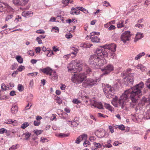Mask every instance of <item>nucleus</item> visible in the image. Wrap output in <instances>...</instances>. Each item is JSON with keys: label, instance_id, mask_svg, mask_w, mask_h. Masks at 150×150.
<instances>
[{"label": "nucleus", "instance_id": "obj_1", "mask_svg": "<svg viewBox=\"0 0 150 150\" xmlns=\"http://www.w3.org/2000/svg\"><path fill=\"white\" fill-rule=\"evenodd\" d=\"M144 86V83L141 82L124 92L120 96L118 102L122 108L128 102L129 98L132 100L130 103V107L132 108L135 107L138 101L137 98L142 94V90Z\"/></svg>", "mask_w": 150, "mask_h": 150}, {"label": "nucleus", "instance_id": "obj_2", "mask_svg": "<svg viewBox=\"0 0 150 150\" xmlns=\"http://www.w3.org/2000/svg\"><path fill=\"white\" fill-rule=\"evenodd\" d=\"M105 59H101V58L98 57V56L96 55V54H95L91 56L88 62L93 67L99 68L105 64Z\"/></svg>", "mask_w": 150, "mask_h": 150}, {"label": "nucleus", "instance_id": "obj_3", "mask_svg": "<svg viewBox=\"0 0 150 150\" xmlns=\"http://www.w3.org/2000/svg\"><path fill=\"white\" fill-rule=\"evenodd\" d=\"M81 62L80 60L72 61L67 66L68 71L71 73H76L78 71L80 72L82 69Z\"/></svg>", "mask_w": 150, "mask_h": 150}, {"label": "nucleus", "instance_id": "obj_4", "mask_svg": "<svg viewBox=\"0 0 150 150\" xmlns=\"http://www.w3.org/2000/svg\"><path fill=\"white\" fill-rule=\"evenodd\" d=\"M103 91L106 97L108 98L111 97L115 93L114 88L108 84L103 88Z\"/></svg>", "mask_w": 150, "mask_h": 150}, {"label": "nucleus", "instance_id": "obj_5", "mask_svg": "<svg viewBox=\"0 0 150 150\" xmlns=\"http://www.w3.org/2000/svg\"><path fill=\"white\" fill-rule=\"evenodd\" d=\"M100 79L99 78H97L95 80L90 78L86 79L83 82V86L85 87H91L93 86L98 84L97 82H99Z\"/></svg>", "mask_w": 150, "mask_h": 150}, {"label": "nucleus", "instance_id": "obj_6", "mask_svg": "<svg viewBox=\"0 0 150 150\" xmlns=\"http://www.w3.org/2000/svg\"><path fill=\"white\" fill-rule=\"evenodd\" d=\"M74 76L71 79L73 82L76 83H81L86 77V76L84 74H79L76 75L74 74Z\"/></svg>", "mask_w": 150, "mask_h": 150}, {"label": "nucleus", "instance_id": "obj_7", "mask_svg": "<svg viewBox=\"0 0 150 150\" xmlns=\"http://www.w3.org/2000/svg\"><path fill=\"white\" fill-rule=\"evenodd\" d=\"M40 70L45 74H46L47 75H49L50 76H51V79L52 80H54L57 79V76L56 75L55 71H54L53 72L54 73V78H53V76L52 74V70L50 67H47L43 69H41Z\"/></svg>", "mask_w": 150, "mask_h": 150}, {"label": "nucleus", "instance_id": "obj_8", "mask_svg": "<svg viewBox=\"0 0 150 150\" xmlns=\"http://www.w3.org/2000/svg\"><path fill=\"white\" fill-rule=\"evenodd\" d=\"M131 70L130 69H128L126 74V75H128L127 77H126L124 79V81H126L128 84L131 85L133 84L134 81V74H131Z\"/></svg>", "mask_w": 150, "mask_h": 150}, {"label": "nucleus", "instance_id": "obj_9", "mask_svg": "<svg viewBox=\"0 0 150 150\" xmlns=\"http://www.w3.org/2000/svg\"><path fill=\"white\" fill-rule=\"evenodd\" d=\"M114 67L111 64H109L105 67L104 68L101 69L102 71L101 75H107L109 74L110 72L113 70Z\"/></svg>", "mask_w": 150, "mask_h": 150}, {"label": "nucleus", "instance_id": "obj_10", "mask_svg": "<svg viewBox=\"0 0 150 150\" xmlns=\"http://www.w3.org/2000/svg\"><path fill=\"white\" fill-rule=\"evenodd\" d=\"M131 36L130 32L128 31H125L122 35L121 39L124 43L127 41L129 40V38Z\"/></svg>", "mask_w": 150, "mask_h": 150}, {"label": "nucleus", "instance_id": "obj_11", "mask_svg": "<svg viewBox=\"0 0 150 150\" xmlns=\"http://www.w3.org/2000/svg\"><path fill=\"white\" fill-rule=\"evenodd\" d=\"M96 55L98 56V57H102V56L104 57H106L108 55V53L105 49H97L96 50Z\"/></svg>", "mask_w": 150, "mask_h": 150}, {"label": "nucleus", "instance_id": "obj_12", "mask_svg": "<svg viewBox=\"0 0 150 150\" xmlns=\"http://www.w3.org/2000/svg\"><path fill=\"white\" fill-rule=\"evenodd\" d=\"M103 47L104 49H107L111 50L112 52H114L116 51V45L114 43L106 45L104 46Z\"/></svg>", "mask_w": 150, "mask_h": 150}, {"label": "nucleus", "instance_id": "obj_13", "mask_svg": "<svg viewBox=\"0 0 150 150\" xmlns=\"http://www.w3.org/2000/svg\"><path fill=\"white\" fill-rule=\"evenodd\" d=\"M78 118L77 117L75 118L74 120L72 121H67V122L69 125L72 127L77 126L79 124V122L78 120Z\"/></svg>", "mask_w": 150, "mask_h": 150}, {"label": "nucleus", "instance_id": "obj_14", "mask_svg": "<svg viewBox=\"0 0 150 150\" xmlns=\"http://www.w3.org/2000/svg\"><path fill=\"white\" fill-rule=\"evenodd\" d=\"M96 135L99 138L103 137L105 134V132L103 129H100L96 132Z\"/></svg>", "mask_w": 150, "mask_h": 150}, {"label": "nucleus", "instance_id": "obj_15", "mask_svg": "<svg viewBox=\"0 0 150 150\" xmlns=\"http://www.w3.org/2000/svg\"><path fill=\"white\" fill-rule=\"evenodd\" d=\"M87 135L86 134H84L82 135L79 136L78 137L75 141V143L77 144H79L80 142L83 140L87 139Z\"/></svg>", "mask_w": 150, "mask_h": 150}, {"label": "nucleus", "instance_id": "obj_16", "mask_svg": "<svg viewBox=\"0 0 150 150\" xmlns=\"http://www.w3.org/2000/svg\"><path fill=\"white\" fill-rule=\"evenodd\" d=\"M4 123L8 124H11L13 126L16 125L17 124V122L16 120L10 119L6 120Z\"/></svg>", "mask_w": 150, "mask_h": 150}, {"label": "nucleus", "instance_id": "obj_17", "mask_svg": "<svg viewBox=\"0 0 150 150\" xmlns=\"http://www.w3.org/2000/svg\"><path fill=\"white\" fill-rule=\"evenodd\" d=\"M144 35L143 33H141L138 32L136 34L135 38L134 39V42H136L139 40L143 38Z\"/></svg>", "mask_w": 150, "mask_h": 150}, {"label": "nucleus", "instance_id": "obj_18", "mask_svg": "<svg viewBox=\"0 0 150 150\" xmlns=\"http://www.w3.org/2000/svg\"><path fill=\"white\" fill-rule=\"evenodd\" d=\"M22 15L26 17L32 16L33 15V12L31 11H26L22 12Z\"/></svg>", "mask_w": 150, "mask_h": 150}, {"label": "nucleus", "instance_id": "obj_19", "mask_svg": "<svg viewBox=\"0 0 150 150\" xmlns=\"http://www.w3.org/2000/svg\"><path fill=\"white\" fill-rule=\"evenodd\" d=\"M11 111L12 114H16L18 111V106L15 105H13Z\"/></svg>", "mask_w": 150, "mask_h": 150}, {"label": "nucleus", "instance_id": "obj_20", "mask_svg": "<svg viewBox=\"0 0 150 150\" xmlns=\"http://www.w3.org/2000/svg\"><path fill=\"white\" fill-rule=\"evenodd\" d=\"M136 67L138 69H139L142 71H145L147 69L145 67L141 64H139L136 66Z\"/></svg>", "mask_w": 150, "mask_h": 150}, {"label": "nucleus", "instance_id": "obj_21", "mask_svg": "<svg viewBox=\"0 0 150 150\" xmlns=\"http://www.w3.org/2000/svg\"><path fill=\"white\" fill-rule=\"evenodd\" d=\"M5 8L7 12H10L11 13H12L13 12V9L8 4H6Z\"/></svg>", "mask_w": 150, "mask_h": 150}, {"label": "nucleus", "instance_id": "obj_22", "mask_svg": "<svg viewBox=\"0 0 150 150\" xmlns=\"http://www.w3.org/2000/svg\"><path fill=\"white\" fill-rule=\"evenodd\" d=\"M144 118L146 119H150V109L147 110L144 113Z\"/></svg>", "mask_w": 150, "mask_h": 150}, {"label": "nucleus", "instance_id": "obj_23", "mask_svg": "<svg viewBox=\"0 0 150 150\" xmlns=\"http://www.w3.org/2000/svg\"><path fill=\"white\" fill-rule=\"evenodd\" d=\"M124 22V21L123 20H120L119 21L117 24V28H120L123 27L125 25Z\"/></svg>", "mask_w": 150, "mask_h": 150}, {"label": "nucleus", "instance_id": "obj_24", "mask_svg": "<svg viewBox=\"0 0 150 150\" xmlns=\"http://www.w3.org/2000/svg\"><path fill=\"white\" fill-rule=\"evenodd\" d=\"M91 40L92 42H99V38L97 36H93L90 37Z\"/></svg>", "mask_w": 150, "mask_h": 150}, {"label": "nucleus", "instance_id": "obj_25", "mask_svg": "<svg viewBox=\"0 0 150 150\" xmlns=\"http://www.w3.org/2000/svg\"><path fill=\"white\" fill-rule=\"evenodd\" d=\"M145 54L144 52H142L139 53L135 57L134 59L135 60H137L139 59L142 56L144 55Z\"/></svg>", "mask_w": 150, "mask_h": 150}, {"label": "nucleus", "instance_id": "obj_26", "mask_svg": "<svg viewBox=\"0 0 150 150\" xmlns=\"http://www.w3.org/2000/svg\"><path fill=\"white\" fill-rule=\"evenodd\" d=\"M1 88L2 89V90L3 91H6L7 90H8V89H9L10 88H9V86L8 85L7 86H6L5 85V84L4 83H3L1 84Z\"/></svg>", "mask_w": 150, "mask_h": 150}, {"label": "nucleus", "instance_id": "obj_27", "mask_svg": "<svg viewBox=\"0 0 150 150\" xmlns=\"http://www.w3.org/2000/svg\"><path fill=\"white\" fill-rule=\"evenodd\" d=\"M6 3H2L0 2V12H2L5 8L6 4Z\"/></svg>", "mask_w": 150, "mask_h": 150}, {"label": "nucleus", "instance_id": "obj_28", "mask_svg": "<svg viewBox=\"0 0 150 150\" xmlns=\"http://www.w3.org/2000/svg\"><path fill=\"white\" fill-rule=\"evenodd\" d=\"M76 8L78 9L79 10L83 12L84 13H88V11L82 7H77Z\"/></svg>", "mask_w": 150, "mask_h": 150}, {"label": "nucleus", "instance_id": "obj_29", "mask_svg": "<svg viewBox=\"0 0 150 150\" xmlns=\"http://www.w3.org/2000/svg\"><path fill=\"white\" fill-rule=\"evenodd\" d=\"M17 60L19 63L21 64L23 62V59L20 56H17L16 58Z\"/></svg>", "mask_w": 150, "mask_h": 150}, {"label": "nucleus", "instance_id": "obj_30", "mask_svg": "<svg viewBox=\"0 0 150 150\" xmlns=\"http://www.w3.org/2000/svg\"><path fill=\"white\" fill-rule=\"evenodd\" d=\"M29 0H20V5L21 6L25 5L28 2Z\"/></svg>", "mask_w": 150, "mask_h": 150}, {"label": "nucleus", "instance_id": "obj_31", "mask_svg": "<svg viewBox=\"0 0 150 150\" xmlns=\"http://www.w3.org/2000/svg\"><path fill=\"white\" fill-rule=\"evenodd\" d=\"M105 108L109 110L112 111V109L111 106L109 104L105 103Z\"/></svg>", "mask_w": 150, "mask_h": 150}, {"label": "nucleus", "instance_id": "obj_32", "mask_svg": "<svg viewBox=\"0 0 150 150\" xmlns=\"http://www.w3.org/2000/svg\"><path fill=\"white\" fill-rule=\"evenodd\" d=\"M59 29L57 27H54L51 30V31L53 33H58Z\"/></svg>", "mask_w": 150, "mask_h": 150}, {"label": "nucleus", "instance_id": "obj_33", "mask_svg": "<svg viewBox=\"0 0 150 150\" xmlns=\"http://www.w3.org/2000/svg\"><path fill=\"white\" fill-rule=\"evenodd\" d=\"M29 125V124L28 122H25L21 126V128L23 129H25Z\"/></svg>", "mask_w": 150, "mask_h": 150}, {"label": "nucleus", "instance_id": "obj_34", "mask_svg": "<svg viewBox=\"0 0 150 150\" xmlns=\"http://www.w3.org/2000/svg\"><path fill=\"white\" fill-rule=\"evenodd\" d=\"M95 107L97 108L98 109H103V108L102 104L101 102H98L97 103V105H96Z\"/></svg>", "mask_w": 150, "mask_h": 150}, {"label": "nucleus", "instance_id": "obj_35", "mask_svg": "<svg viewBox=\"0 0 150 150\" xmlns=\"http://www.w3.org/2000/svg\"><path fill=\"white\" fill-rule=\"evenodd\" d=\"M78 52H75V51H74V52H71V53L69 54H67V55H64V58H66L67 57H68V58H69V57L70 56L71 54H73L75 56H76L77 53Z\"/></svg>", "mask_w": 150, "mask_h": 150}, {"label": "nucleus", "instance_id": "obj_36", "mask_svg": "<svg viewBox=\"0 0 150 150\" xmlns=\"http://www.w3.org/2000/svg\"><path fill=\"white\" fill-rule=\"evenodd\" d=\"M145 84L147 87L150 89V78L147 80Z\"/></svg>", "mask_w": 150, "mask_h": 150}, {"label": "nucleus", "instance_id": "obj_37", "mask_svg": "<svg viewBox=\"0 0 150 150\" xmlns=\"http://www.w3.org/2000/svg\"><path fill=\"white\" fill-rule=\"evenodd\" d=\"M25 135V139L26 140H27L30 137L31 135V133L29 132H26L24 134Z\"/></svg>", "mask_w": 150, "mask_h": 150}, {"label": "nucleus", "instance_id": "obj_38", "mask_svg": "<svg viewBox=\"0 0 150 150\" xmlns=\"http://www.w3.org/2000/svg\"><path fill=\"white\" fill-rule=\"evenodd\" d=\"M24 88L22 85L21 84H19L18 86V90L21 92L23 91Z\"/></svg>", "mask_w": 150, "mask_h": 150}, {"label": "nucleus", "instance_id": "obj_39", "mask_svg": "<svg viewBox=\"0 0 150 150\" xmlns=\"http://www.w3.org/2000/svg\"><path fill=\"white\" fill-rule=\"evenodd\" d=\"M56 102L59 104H60L62 103V99L58 97H56L55 99Z\"/></svg>", "mask_w": 150, "mask_h": 150}, {"label": "nucleus", "instance_id": "obj_40", "mask_svg": "<svg viewBox=\"0 0 150 150\" xmlns=\"http://www.w3.org/2000/svg\"><path fill=\"white\" fill-rule=\"evenodd\" d=\"M103 6H104L108 7V6H111L110 3L106 1H104L103 2Z\"/></svg>", "mask_w": 150, "mask_h": 150}, {"label": "nucleus", "instance_id": "obj_41", "mask_svg": "<svg viewBox=\"0 0 150 150\" xmlns=\"http://www.w3.org/2000/svg\"><path fill=\"white\" fill-rule=\"evenodd\" d=\"M62 3L65 4H67L68 3H72L73 1L72 0H63Z\"/></svg>", "mask_w": 150, "mask_h": 150}, {"label": "nucleus", "instance_id": "obj_42", "mask_svg": "<svg viewBox=\"0 0 150 150\" xmlns=\"http://www.w3.org/2000/svg\"><path fill=\"white\" fill-rule=\"evenodd\" d=\"M20 0H13V3L15 5H20Z\"/></svg>", "mask_w": 150, "mask_h": 150}, {"label": "nucleus", "instance_id": "obj_43", "mask_svg": "<svg viewBox=\"0 0 150 150\" xmlns=\"http://www.w3.org/2000/svg\"><path fill=\"white\" fill-rule=\"evenodd\" d=\"M42 130H34V132L35 134H36V135H38L41 133L42 132Z\"/></svg>", "mask_w": 150, "mask_h": 150}, {"label": "nucleus", "instance_id": "obj_44", "mask_svg": "<svg viewBox=\"0 0 150 150\" xmlns=\"http://www.w3.org/2000/svg\"><path fill=\"white\" fill-rule=\"evenodd\" d=\"M117 100V97H115L113 99L112 102V104L115 105L116 107H117L116 104H114L115 103H116Z\"/></svg>", "mask_w": 150, "mask_h": 150}, {"label": "nucleus", "instance_id": "obj_45", "mask_svg": "<svg viewBox=\"0 0 150 150\" xmlns=\"http://www.w3.org/2000/svg\"><path fill=\"white\" fill-rule=\"evenodd\" d=\"M98 116L99 117H103L105 118L106 117H108V116L104 115L103 114H102L100 113H98Z\"/></svg>", "mask_w": 150, "mask_h": 150}, {"label": "nucleus", "instance_id": "obj_46", "mask_svg": "<svg viewBox=\"0 0 150 150\" xmlns=\"http://www.w3.org/2000/svg\"><path fill=\"white\" fill-rule=\"evenodd\" d=\"M98 102L95 101L94 100H92L91 102V105L95 107H96L97 104Z\"/></svg>", "mask_w": 150, "mask_h": 150}, {"label": "nucleus", "instance_id": "obj_47", "mask_svg": "<svg viewBox=\"0 0 150 150\" xmlns=\"http://www.w3.org/2000/svg\"><path fill=\"white\" fill-rule=\"evenodd\" d=\"M24 69L25 67L22 65H21L17 69V70L19 71H21L23 70Z\"/></svg>", "mask_w": 150, "mask_h": 150}, {"label": "nucleus", "instance_id": "obj_48", "mask_svg": "<svg viewBox=\"0 0 150 150\" xmlns=\"http://www.w3.org/2000/svg\"><path fill=\"white\" fill-rule=\"evenodd\" d=\"M135 26L139 28H142L144 27V25L143 24L137 23L135 25Z\"/></svg>", "mask_w": 150, "mask_h": 150}, {"label": "nucleus", "instance_id": "obj_49", "mask_svg": "<svg viewBox=\"0 0 150 150\" xmlns=\"http://www.w3.org/2000/svg\"><path fill=\"white\" fill-rule=\"evenodd\" d=\"M76 9V8H72L71 9V14H74L76 13V12L75 11Z\"/></svg>", "mask_w": 150, "mask_h": 150}, {"label": "nucleus", "instance_id": "obj_50", "mask_svg": "<svg viewBox=\"0 0 150 150\" xmlns=\"http://www.w3.org/2000/svg\"><path fill=\"white\" fill-rule=\"evenodd\" d=\"M36 32L39 34H43L45 33V32L43 30L41 29L36 30Z\"/></svg>", "mask_w": 150, "mask_h": 150}, {"label": "nucleus", "instance_id": "obj_51", "mask_svg": "<svg viewBox=\"0 0 150 150\" xmlns=\"http://www.w3.org/2000/svg\"><path fill=\"white\" fill-rule=\"evenodd\" d=\"M36 40L38 42L39 44H41L42 43V40H41V38L40 37H37L36 38Z\"/></svg>", "mask_w": 150, "mask_h": 150}, {"label": "nucleus", "instance_id": "obj_52", "mask_svg": "<svg viewBox=\"0 0 150 150\" xmlns=\"http://www.w3.org/2000/svg\"><path fill=\"white\" fill-rule=\"evenodd\" d=\"M40 141L42 142H46L48 141L47 139L43 137H42L41 138Z\"/></svg>", "mask_w": 150, "mask_h": 150}, {"label": "nucleus", "instance_id": "obj_53", "mask_svg": "<svg viewBox=\"0 0 150 150\" xmlns=\"http://www.w3.org/2000/svg\"><path fill=\"white\" fill-rule=\"evenodd\" d=\"M13 17L12 14H11L10 15L8 16L6 18V21H7L11 19Z\"/></svg>", "mask_w": 150, "mask_h": 150}, {"label": "nucleus", "instance_id": "obj_54", "mask_svg": "<svg viewBox=\"0 0 150 150\" xmlns=\"http://www.w3.org/2000/svg\"><path fill=\"white\" fill-rule=\"evenodd\" d=\"M90 144V143L89 141L87 140L85 141L83 143V145L85 147H87L88 145Z\"/></svg>", "mask_w": 150, "mask_h": 150}, {"label": "nucleus", "instance_id": "obj_55", "mask_svg": "<svg viewBox=\"0 0 150 150\" xmlns=\"http://www.w3.org/2000/svg\"><path fill=\"white\" fill-rule=\"evenodd\" d=\"M116 28L115 27L114 25H111L110 27L108 28V30H113Z\"/></svg>", "mask_w": 150, "mask_h": 150}, {"label": "nucleus", "instance_id": "obj_56", "mask_svg": "<svg viewBox=\"0 0 150 150\" xmlns=\"http://www.w3.org/2000/svg\"><path fill=\"white\" fill-rule=\"evenodd\" d=\"M32 105V104L30 103H29L26 106L25 109L26 110H28L30 109Z\"/></svg>", "mask_w": 150, "mask_h": 150}, {"label": "nucleus", "instance_id": "obj_57", "mask_svg": "<svg viewBox=\"0 0 150 150\" xmlns=\"http://www.w3.org/2000/svg\"><path fill=\"white\" fill-rule=\"evenodd\" d=\"M93 45L92 44H86L84 45V46L86 48H90L91 46Z\"/></svg>", "mask_w": 150, "mask_h": 150}, {"label": "nucleus", "instance_id": "obj_58", "mask_svg": "<svg viewBox=\"0 0 150 150\" xmlns=\"http://www.w3.org/2000/svg\"><path fill=\"white\" fill-rule=\"evenodd\" d=\"M118 128L119 129L122 130H124L125 129V127L123 125H119Z\"/></svg>", "mask_w": 150, "mask_h": 150}, {"label": "nucleus", "instance_id": "obj_59", "mask_svg": "<svg viewBox=\"0 0 150 150\" xmlns=\"http://www.w3.org/2000/svg\"><path fill=\"white\" fill-rule=\"evenodd\" d=\"M72 102L74 103L78 104L80 103L78 100L77 99H74L72 101Z\"/></svg>", "mask_w": 150, "mask_h": 150}, {"label": "nucleus", "instance_id": "obj_60", "mask_svg": "<svg viewBox=\"0 0 150 150\" xmlns=\"http://www.w3.org/2000/svg\"><path fill=\"white\" fill-rule=\"evenodd\" d=\"M109 128L110 131L111 133H113L114 132V128L112 127V126H109Z\"/></svg>", "mask_w": 150, "mask_h": 150}, {"label": "nucleus", "instance_id": "obj_61", "mask_svg": "<svg viewBox=\"0 0 150 150\" xmlns=\"http://www.w3.org/2000/svg\"><path fill=\"white\" fill-rule=\"evenodd\" d=\"M18 70L14 71L12 74V76L13 77H15L16 76V75L18 73Z\"/></svg>", "mask_w": 150, "mask_h": 150}, {"label": "nucleus", "instance_id": "obj_62", "mask_svg": "<svg viewBox=\"0 0 150 150\" xmlns=\"http://www.w3.org/2000/svg\"><path fill=\"white\" fill-rule=\"evenodd\" d=\"M94 144L96 148L100 147L101 146L100 144L99 143H94Z\"/></svg>", "mask_w": 150, "mask_h": 150}, {"label": "nucleus", "instance_id": "obj_63", "mask_svg": "<svg viewBox=\"0 0 150 150\" xmlns=\"http://www.w3.org/2000/svg\"><path fill=\"white\" fill-rule=\"evenodd\" d=\"M34 125L35 126L39 125L40 124V122L39 121L35 120L34 122Z\"/></svg>", "mask_w": 150, "mask_h": 150}, {"label": "nucleus", "instance_id": "obj_64", "mask_svg": "<svg viewBox=\"0 0 150 150\" xmlns=\"http://www.w3.org/2000/svg\"><path fill=\"white\" fill-rule=\"evenodd\" d=\"M92 71L91 69L89 68H88L86 69V74H88Z\"/></svg>", "mask_w": 150, "mask_h": 150}]
</instances>
